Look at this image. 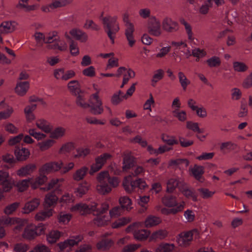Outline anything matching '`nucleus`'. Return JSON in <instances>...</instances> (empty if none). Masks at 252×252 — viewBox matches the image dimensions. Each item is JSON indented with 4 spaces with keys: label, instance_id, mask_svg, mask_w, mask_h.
<instances>
[{
    "label": "nucleus",
    "instance_id": "9d476101",
    "mask_svg": "<svg viewBox=\"0 0 252 252\" xmlns=\"http://www.w3.org/2000/svg\"><path fill=\"white\" fill-rule=\"evenodd\" d=\"M63 161L61 160L58 161H51L45 163L39 169V172L49 174L59 171L63 166Z\"/></svg>",
    "mask_w": 252,
    "mask_h": 252
},
{
    "label": "nucleus",
    "instance_id": "680f3d73",
    "mask_svg": "<svg viewBox=\"0 0 252 252\" xmlns=\"http://www.w3.org/2000/svg\"><path fill=\"white\" fill-rule=\"evenodd\" d=\"M58 200V197L53 193H48L45 197L44 203L48 207L54 206Z\"/></svg>",
    "mask_w": 252,
    "mask_h": 252
},
{
    "label": "nucleus",
    "instance_id": "aec40b11",
    "mask_svg": "<svg viewBox=\"0 0 252 252\" xmlns=\"http://www.w3.org/2000/svg\"><path fill=\"white\" fill-rule=\"evenodd\" d=\"M69 34L75 39L81 43H86L88 40V34L79 29H73L69 31Z\"/></svg>",
    "mask_w": 252,
    "mask_h": 252
},
{
    "label": "nucleus",
    "instance_id": "f704fd0d",
    "mask_svg": "<svg viewBox=\"0 0 252 252\" xmlns=\"http://www.w3.org/2000/svg\"><path fill=\"white\" fill-rule=\"evenodd\" d=\"M161 222V219L157 216L154 215L148 216L144 221L145 227H152L158 225Z\"/></svg>",
    "mask_w": 252,
    "mask_h": 252
},
{
    "label": "nucleus",
    "instance_id": "2eb2a0df",
    "mask_svg": "<svg viewBox=\"0 0 252 252\" xmlns=\"http://www.w3.org/2000/svg\"><path fill=\"white\" fill-rule=\"evenodd\" d=\"M50 3L48 4L42 6L41 10L45 13H49L55 9L64 7V3H62L63 0H47Z\"/></svg>",
    "mask_w": 252,
    "mask_h": 252
},
{
    "label": "nucleus",
    "instance_id": "e2e57ef3",
    "mask_svg": "<svg viewBox=\"0 0 252 252\" xmlns=\"http://www.w3.org/2000/svg\"><path fill=\"white\" fill-rule=\"evenodd\" d=\"M75 148L74 144L72 142L66 143L62 145L59 150V153L61 155H64L70 153Z\"/></svg>",
    "mask_w": 252,
    "mask_h": 252
},
{
    "label": "nucleus",
    "instance_id": "0eeeda50",
    "mask_svg": "<svg viewBox=\"0 0 252 252\" xmlns=\"http://www.w3.org/2000/svg\"><path fill=\"white\" fill-rule=\"evenodd\" d=\"M96 203H92L90 205L85 203H79L72 205L69 209V211L73 213H79L81 215L90 214L96 210Z\"/></svg>",
    "mask_w": 252,
    "mask_h": 252
},
{
    "label": "nucleus",
    "instance_id": "f3484780",
    "mask_svg": "<svg viewBox=\"0 0 252 252\" xmlns=\"http://www.w3.org/2000/svg\"><path fill=\"white\" fill-rule=\"evenodd\" d=\"M36 166L35 164L30 163L21 167L17 170V175L20 177H25L32 175L36 170Z\"/></svg>",
    "mask_w": 252,
    "mask_h": 252
},
{
    "label": "nucleus",
    "instance_id": "ea45409f",
    "mask_svg": "<svg viewBox=\"0 0 252 252\" xmlns=\"http://www.w3.org/2000/svg\"><path fill=\"white\" fill-rule=\"evenodd\" d=\"M189 163V161L186 158L171 159L169 161L168 165L171 167H183L184 165L187 167Z\"/></svg>",
    "mask_w": 252,
    "mask_h": 252
},
{
    "label": "nucleus",
    "instance_id": "1a4fd4ad",
    "mask_svg": "<svg viewBox=\"0 0 252 252\" xmlns=\"http://www.w3.org/2000/svg\"><path fill=\"white\" fill-rule=\"evenodd\" d=\"M0 185L2 186L5 192H10L14 186V181L10 177L7 171L0 170Z\"/></svg>",
    "mask_w": 252,
    "mask_h": 252
},
{
    "label": "nucleus",
    "instance_id": "dca6fc26",
    "mask_svg": "<svg viewBox=\"0 0 252 252\" xmlns=\"http://www.w3.org/2000/svg\"><path fill=\"white\" fill-rule=\"evenodd\" d=\"M162 204L169 208L177 207L178 205L183 203V209L185 208V203L184 201L178 202L176 197L173 195H166L163 197L161 199Z\"/></svg>",
    "mask_w": 252,
    "mask_h": 252
},
{
    "label": "nucleus",
    "instance_id": "412c9836",
    "mask_svg": "<svg viewBox=\"0 0 252 252\" xmlns=\"http://www.w3.org/2000/svg\"><path fill=\"white\" fill-rule=\"evenodd\" d=\"M90 188V184L85 181L79 184L78 187L74 189V193L76 196L80 198L87 194Z\"/></svg>",
    "mask_w": 252,
    "mask_h": 252
},
{
    "label": "nucleus",
    "instance_id": "f8f14e48",
    "mask_svg": "<svg viewBox=\"0 0 252 252\" xmlns=\"http://www.w3.org/2000/svg\"><path fill=\"white\" fill-rule=\"evenodd\" d=\"M162 26L163 29L168 32H175L179 29L177 22L169 17H166L162 20Z\"/></svg>",
    "mask_w": 252,
    "mask_h": 252
},
{
    "label": "nucleus",
    "instance_id": "7c9ffc66",
    "mask_svg": "<svg viewBox=\"0 0 252 252\" xmlns=\"http://www.w3.org/2000/svg\"><path fill=\"white\" fill-rule=\"evenodd\" d=\"M39 175L37 176L34 181L32 180L31 186L32 189H35L40 186L44 185L48 180V177L45 173L39 172Z\"/></svg>",
    "mask_w": 252,
    "mask_h": 252
},
{
    "label": "nucleus",
    "instance_id": "a211bd4d",
    "mask_svg": "<svg viewBox=\"0 0 252 252\" xmlns=\"http://www.w3.org/2000/svg\"><path fill=\"white\" fill-rule=\"evenodd\" d=\"M22 236L28 241L34 239L36 237V233L34 224L32 223L27 224L23 231Z\"/></svg>",
    "mask_w": 252,
    "mask_h": 252
},
{
    "label": "nucleus",
    "instance_id": "5701e85b",
    "mask_svg": "<svg viewBox=\"0 0 252 252\" xmlns=\"http://www.w3.org/2000/svg\"><path fill=\"white\" fill-rule=\"evenodd\" d=\"M123 186L127 193H132L136 188L135 180H132L131 175L126 176L123 181Z\"/></svg>",
    "mask_w": 252,
    "mask_h": 252
},
{
    "label": "nucleus",
    "instance_id": "6e6d98bb",
    "mask_svg": "<svg viewBox=\"0 0 252 252\" xmlns=\"http://www.w3.org/2000/svg\"><path fill=\"white\" fill-rule=\"evenodd\" d=\"M206 62L207 65L210 68L218 67L221 65L220 58L216 56H213L208 59Z\"/></svg>",
    "mask_w": 252,
    "mask_h": 252
},
{
    "label": "nucleus",
    "instance_id": "864d4df0",
    "mask_svg": "<svg viewBox=\"0 0 252 252\" xmlns=\"http://www.w3.org/2000/svg\"><path fill=\"white\" fill-rule=\"evenodd\" d=\"M59 36V33L57 31H53L48 32L45 34V43L48 44V45L51 43L54 44Z\"/></svg>",
    "mask_w": 252,
    "mask_h": 252
},
{
    "label": "nucleus",
    "instance_id": "c9c22d12",
    "mask_svg": "<svg viewBox=\"0 0 252 252\" xmlns=\"http://www.w3.org/2000/svg\"><path fill=\"white\" fill-rule=\"evenodd\" d=\"M53 210L49 209L47 210H41L37 212L35 216L34 219L37 221H44L50 218L53 216Z\"/></svg>",
    "mask_w": 252,
    "mask_h": 252
},
{
    "label": "nucleus",
    "instance_id": "393cba45",
    "mask_svg": "<svg viewBox=\"0 0 252 252\" xmlns=\"http://www.w3.org/2000/svg\"><path fill=\"white\" fill-rule=\"evenodd\" d=\"M30 88V83L28 81L18 82L14 89L15 93L19 96H23Z\"/></svg>",
    "mask_w": 252,
    "mask_h": 252
},
{
    "label": "nucleus",
    "instance_id": "052dcab7",
    "mask_svg": "<svg viewBox=\"0 0 252 252\" xmlns=\"http://www.w3.org/2000/svg\"><path fill=\"white\" fill-rule=\"evenodd\" d=\"M71 218V214L63 212H60L57 217L59 222L63 224H67Z\"/></svg>",
    "mask_w": 252,
    "mask_h": 252
},
{
    "label": "nucleus",
    "instance_id": "4468645a",
    "mask_svg": "<svg viewBox=\"0 0 252 252\" xmlns=\"http://www.w3.org/2000/svg\"><path fill=\"white\" fill-rule=\"evenodd\" d=\"M35 121L36 127L45 134L49 133L53 129L51 124L44 118H39Z\"/></svg>",
    "mask_w": 252,
    "mask_h": 252
},
{
    "label": "nucleus",
    "instance_id": "5fc2aeb1",
    "mask_svg": "<svg viewBox=\"0 0 252 252\" xmlns=\"http://www.w3.org/2000/svg\"><path fill=\"white\" fill-rule=\"evenodd\" d=\"M183 210V203L178 205L177 207H174L171 209L166 208H162L160 209V212L163 214L168 215L169 214H176L179 212H181Z\"/></svg>",
    "mask_w": 252,
    "mask_h": 252
},
{
    "label": "nucleus",
    "instance_id": "7ed1b4c3",
    "mask_svg": "<svg viewBox=\"0 0 252 252\" xmlns=\"http://www.w3.org/2000/svg\"><path fill=\"white\" fill-rule=\"evenodd\" d=\"M143 223L141 222H136L129 225L126 229L127 233L133 232L135 239L137 240H144L150 235V231L145 229L138 230L142 226Z\"/></svg>",
    "mask_w": 252,
    "mask_h": 252
},
{
    "label": "nucleus",
    "instance_id": "338daca9",
    "mask_svg": "<svg viewBox=\"0 0 252 252\" xmlns=\"http://www.w3.org/2000/svg\"><path fill=\"white\" fill-rule=\"evenodd\" d=\"M76 96V103L78 106L83 109H87L88 108H89L90 104L86 101V99L83 94H79Z\"/></svg>",
    "mask_w": 252,
    "mask_h": 252
},
{
    "label": "nucleus",
    "instance_id": "473e14b6",
    "mask_svg": "<svg viewBox=\"0 0 252 252\" xmlns=\"http://www.w3.org/2000/svg\"><path fill=\"white\" fill-rule=\"evenodd\" d=\"M204 168L203 166L194 165L193 167L189 168V171L194 178L200 182L202 181V176L204 172Z\"/></svg>",
    "mask_w": 252,
    "mask_h": 252
},
{
    "label": "nucleus",
    "instance_id": "0e129e2a",
    "mask_svg": "<svg viewBox=\"0 0 252 252\" xmlns=\"http://www.w3.org/2000/svg\"><path fill=\"white\" fill-rule=\"evenodd\" d=\"M197 191L199 194L200 196L204 199H207L212 197L215 193V191H211L208 189L204 188L198 189Z\"/></svg>",
    "mask_w": 252,
    "mask_h": 252
},
{
    "label": "nucleus",
    "instance_id": "72a5a7b5",
    "mask_svg": "<svg viewBox=\"0 0 252 252\" xmlns=\"http://www.w3.org/2000/svg\"><path fill=\"white\" fill-rule=\"evenodd\" d=\"M132 219L129 217H124L116 220L111 223V227L113 229L120 228L129 223Z\"/></svg>",
    "mask_w": 252,
    "mask_h": 252
},
{
    "label": "nucleus",
    "instance_id": "cd10ccee",
    "mask_svg": "<svg viewBox=\"0 0 252 252\" xmlns=\"http://www.w3.org/2000/svg\"><path fill=\"white\" fill-rule=\"evenodd\" d=\"M135 162L134 158L129 155H125L123 158L122 170L127 172L135 165Z\"/></svg>",
    "mask_w": 252,
    "mask_h": 252
},
{
    "label": "nucleus",
    "instance_id": "603ef678",
    "mask_svg": "<svg viewBox=\"0 0 252 252\" xmlns=\"http://www.w3.org/2000/svg\"><path fill=\"white\" fill-rule=\"evenodd\" d=\"M119 203L121 205V208L123 209L129 210L132 208V201L127 196H122L119 198Z\"/></svg>",
    "mask_w": 252,
    "mask_h": 252
},
{
    "label": "nucleus",
    "instance_id": "9b49d317",
    "mask_svg": "<svg viewBox=\"0 0 252 252\" xmlns=\"http://www.w3.org/2000/svg\"><path fill=\"white\" fill-rule=\"evenodd\" d=\"M37 105L35 104L27 105L23 109V113L26 122L31 123L36 120V116L34 113L36 110Z\"/></svg>",
    "mask_w": 252,
    "mask_h": 252
},
{
    "label": "nucleus",
    "instance_id": "49530a36",
    "mask_svg": "<svg viewBox=\"0 0 252 252\" xmlns=\"http://www.w3.org/2000/svg\"><path fill=\"white\" fill-rule=\"evenodd\" d=\"M232 66L234 71L236 72H245L249 69L248 66L245 63L240 61L233 62Z\"/></svg>",
    "mask_w": 252,
    "mask_h": 252
},
{
    "label": "nucleus",
    "instance_id": "20e7f679",
    "mask_svg": "<svg viewBox=\"0 0 252 252\" xmlns=\"http://www.w3.org/2000/svg\"><path fill=\"white\" fill-rule=\"evenodd\" d=\"M147 29L148 33L154 36L159 37L162 33L160 21L155 16H151L149 19Z\"/></svg>",
    "mask_w": 252,
    "mask_h": 252
},
{
    "label": "nucleus",
    "instance_id": "6ab92c4d",
    "mask_svg": "<svg viewBox=\"0 0 252 252\" xmlns=\"http://www.w3.org/2000/svg\"><path fill=\"white\" fill-rule=\"evenodd\" d=\"M40 204V200L37 198H34L30 201L26 202L23 208V213L24 214H29L36 210Z\"/></svg>",
    "mask_w": 252,
    "mask_h": 252
},
{
    "label": "nucleus",
    "instance_id": "ddd939ff",
    "mask_svg": "<svg viewBox=\"0 0 252 252\" xmlns=\"http://www.w3.org/2000/svg\"><path fill=\"white\" fill-rule=\"evenodd\" d=\"M18 24L12 21L2 22L0 25V34H6L13 32L17 28Z\"/></svg>",
    "mask_w": 252,
    "mask_h": 252
},
{
    "label": "nucleus",
    "instance_id": "6e6552de",
    "mask_svg": "<svg viewBox=\"0 0 252 252\" xmlns=\"http://www.w3.org/2000/svg\"><path fill=\"white\" fill-rule=\"evenodd\" d=\"M28 132L29 135L23 134V141L24 143L28 144H32L34 143V140L32 138L33 137L37 141H41L46 138L47 135L46 134L41 132L37 131L35 128H32L29 129Z\"/></svg>",
    "mask_w": 252,
    "mask_h": 252
},
{
    "label": "nucleus",
    "instance_id": "b1692460",
    "mask_svg": "<svg viewBox=\"0 0 252 252\" xmlns=\"http://www.w3.org/2000/svg\"><path fill=\"white\" fill-rule=\"evenodd\" d=\"M47 47L49 49L57 50L61 52H64L67 49V44L59 36L54 44L48 45Z\"/></svg>",
    "mask_w": 252,
    "mask_h": 252
},
{
    "label": "nucleus",
    "instance_id": "4c0bfd02",
    "mask_svg": "<svg viewBox=\"0 0 252 252\" xmlns=\"http://www.w3.org/2000/svg\"><path fill=\"white\" fill-rule=\"evenodd\" d=\"M97 217L94 219V223L97 226H104L108 225L111 222L109 216L107 215H96Z\"/></svg>",
    "mask_w": 252,
    "mask_h": 252
},
{
    "label": "nucleus",
    "instance_id": "f03ea898",
    "mask_svg": "<svg viewBox=\"0 0 252 252\" xmlns=\"http://www.w3.org/2000/svg\"><path fill=\"white\" fill-rule=\"evenodd\" d=\"M199 238V232L197 229L181 233L177 238V242L180 246L186 247L189 246L193 240V237Z\"/></svg>",
    "mask_w": 252,
    "mask_h": 252
},
{
    "label": "nucleus",
    "instance_id": "79ce46f5",
    "mask_svg": "<svg viewBox=\"0 0 252 252\" xmlns=\"http://www.w3.org/2000/svg\"><path fill=\"white\" fill-rule=\"evenodd\" d=\"M96 191L100 194L106 195L109 193L111 190V187L106 183H98L96 186Z\"/></svg>",
    "mask_w": 252,
    "mask_h": 252
},
{
    "label": "nucleus",
    "instance_id": "423d86ee",
    "mask_svg": "<svg viewBox=\"0 0 252 252\" xmlns=\"http://www.w3.org/2000/svg\"><path fill=\"white\" fill-rule=\"evenodd\" d=\"M111 158L112 155L109 153H103L97 157L95 158L94 162L90 167L89 174L91 175H93L95 173L98 171L107 161L111 159Z\"/></svg>",
    "mask_w": 252,
    "mask_h": 252
},
{
    "label": "nucleus",
    "instance_id": "09e8293b",
    "mask_svg": "<svg viewBox=\"0 0 252 252\" xmlns=\"http://www.w3.org/2000/svg\"><path fill=\"white\" fill-rule=\"evenodd\" d=\"M174 248L173 244L162 243L156 248L155 252H172Z\"/></svg>",
    "mask_w": 252,
    "mask_h": 252
},
{
    "label": "nucleus",
    "instance_id": "13d9d810",
    "mask_svg": "<svg viewBox=\"0 0 252 252\" xmlns=\"http://www.w3.org/2000/svg\"><path fill=\"white\" fill-rule=\"evenodd\" d=\"M124 100L125 98H123V93L120 90L114 93L111 98L112 104L115 105H118Z\"/></svg>",
    "mask_w": 252,
    "mask_h": 252
},
{
    "label": "nucleus",
    "instance_id": "bf43d9fd",
    "mask_svg": "<svg viewBox=\"0 0 252 252\" xmlns=\"http://www.w3.org/2000/svg\"><path fill=\"white\" fill-rule=\"evenodd\" d=\"M178 180L174 178L169 179L166 182V191L171 193L175 189L178 185Z\"/></svg>",
    "mask_w": 252,
    "mask_h": 252
},
{
    "label": "nucleus",
    "instance_id": "39448f33",
    "mask_svg": "<svg viewBox=\"0 0 252 252\" xmlns=\"http://www.w3.org/2000/svg\"><path fill=\"white\" fill-rule=\"evenodd\" d=\"M90 111L94 115H100L103 113L102 101L98 95V92L92 94L89 98Z\"/></svg>",
    "mask_w": 252,
    "mask_h": 252
},
{
    "label": "nucleus",
    "instance_id": "69168bd1",
    "mask_svg": "<svg viewBox=\"0 0 252 252\" xmlns=\"http://www.w3.org/2000/svg\"><path fill=\"white\" fill-rule=\"evenodd\" d=\"M76 153L73 154L74 158H85L90 154L91 150L88 148H80L76 150Z\"/></svg>",
    "mask_w": 252,
    "mask_h": 252
},
{
    "label": "nucleus",
    "instance_id": "a18cd8bd",
    "mask_svg": "<svg viewBox=\"0 0 252 252\" xmlns=\"http://www.w3.org/2000/svg\"><path fill=\"white\" fill-rule=\"evenodd\" d=\"M28 1L29 0H19L16 7L26 12L34 10L37 8V6L36 5H28Z\"/></svg>",
    "mask_w": 252,
    "mask_h": 252
},
{
    "label": "nucleus",
    "instance_id": "e433bc0d",
    "mask_svg": "<svg viewBox=\"0 0 252 252\" xmlns=\"http://www.w3.org/2000/svg\"><path fill=\"white\" fill-rule=\"evenodd\" d=\"M89 168L86 166H83L81 168L78 169L73 174V179L75 181H80L82 180L88 172Z\"/></svg>",
    "mask_w": 252,
    "mask_h": 252
},
{
    "label": "nucleus",
    "instance_id": "f257e3e1",
    "mask_svg": "<svg viewBox=\"0 0 252 252\" xmlns=\"http://www.w3.org/2000/svg\"><path fill=\"white\" fill-rule=\"evenodd\" d=\"M118 16L117 15H107L100 17L102 22L105 32L112 44L114 43V40L116 37V33L120 30V25L118 22Z\"/></svg>",
    "mask_w": 252,
    "mask_h": 252
},
{
    "label": "nucleus",
    "instance_id": "a878e982",
    "mask_svg": "<svg viewBox=\"0 0 252 252\" xmlns=\"http://www.w3.org/2000/svg\"><path fill=\"white\" fill-rule=\"evenodd\" d=\"M44 140L39 141L37 144L36 146L41 152H44L51 148L55 144L56 141L53 139L49 138L44 139Z\"/></svg>",
    "mask_w": 252,
    "mask_h": 252
},
{
    "label": "nucleus",
    "instance_id": "4d7b16f0",
    "mask_svg": "<svg viewBox=\"0 0 252 252\" xmlns=\"http://www.w3.org/2000/svg\"><path fill=\"white\" fill-rule=\"evenodd\" d=\"M172 114L175 118L181 122H185L188 119L187 112L183 110L172 111Z\"/></svg>",
    "mask_w": 252,
    "mask_h": 252
},
{
    "label": "nucleus",
    "instance_id": "bb28decb",
    "mask_svg": "<svg viewBox=\"0 0 252 252\" xmlns=\"http://www.w3.org/2000/svg\"><path fill=\"white\" fill-rule=\"evenodd\" d=\"M63 233L58 230H52L46 236V239L49 244H54L59 240Z\"/></svg>",
    "mask_w": 252,
    "mask_h": 252
},
{
    "label": "nucleus",
    "instance_id": "8fccbe9b",
    "mask_svg": "<svg viewBox=\"0 0 252 252\" xmlns=\"http://www.w3.org/2000/svg\"><path fill=\"white\" fill-rule=\"evenodd\" d=\"M180 189L182 193L187 198H190L194 201H197V195L193 189H190L187 186L181 188Z\"/></svg>",
    "mask_w": 252,
    "mask_h": 252
},
{
    "label": "nucleus",
    "instance_id": "c85d7f7f",
    "mask_svg": "<svg viewBox=\"0 0 252 252\" xmlns=\"http://www.w3.org/2000/svg\"><path fill=\"white\" fill-rule=\"evenodd\" d=\"M67 87L70 93L74 95L83 93V91L81 89L80 84L77 80L69 81Z\"/></svg>",
    "mask_w": 252,
    "mask_h": 252
},
{
    "label": "nucleus",
    "instance_id": "2f4dec72",
    "mask_svg": "<svg viewBox=\"0 0 252 252\" xmlns=\"http://www.w3.org/2000/svg\"><path fill=\"white\" fill-rule=\"evenodd\" d=\"M15 156L18 161H25L30 156V151L26 148H17L15 150Z\"/></svg>",
    "mask_w": 252,
    "mask_h": 252
},
{
    "label": "nucleus",
    "instance_id": "4be33fe9",
    "mask_svg": "<svg viewBox=\"0 0 252 252\" xmlns=\"http://www.w3.org/2000/svg\"><path fill=\"white\" fill-rule=\"evenodd\" d=\"M66 133V129L65 127L58 126L51 130L49 132V137L56 141L64 137Z\"/></svg>",
    "mask_w": 252,
    "mask_h": 252
},
{
    "label": "nucleus",
    "instance_id": "58836bf2",
    "mask_svg": "<svg viewBox=\"0 0 252 252\" xmlns=\"http://www.w3.org/2000/svg\"><path fill=\"white\" fill-rule=\"evenodd\" d=\"M150 199V196L148 195L139 196V198L137 199V203L141 206V208L139 210V213H143L147 211L148 209V203Z\"/></svg>",
    "mask_w": 252,
    "mask_h": 252
},
{
    "label": "nucleus",
    "instance_id": "c756f323",
    "mask_svg": "<svg viewBox=\"0 0 252 252\" xmlns=\"http://www.w3.org/2000/svg\"><path fill=\"white\" fill-rule=\"evenodd\" d=\"M126 29L125 31V34L128 41V45L130 47H132L135 43V40L134 39L133 33L134 32V25H130L125 26Z\"/></svg>",
    "mask_w": 252,
    "mask_h": 252
},
{
    "label": "nucleus",
    "instance_id": "c03bdc74",
    "mask_svg": "<svg viewBox=\"0 0 252 252\" xmlns=\"http://www.w3.org/2000/svg\"><path fill=\"white\" fill-rule=\"evenodd\" d=\"M168 235V232L164 229H159L154 232L150 236V241H157L162 240L165 238Z\"/></svg>",
    "mask_w": 252,
    "mask_h": 252
},
{
    "label": "nucleus",
    "instance_id": "3c124183",
    "mask_svg": "<svg viewBox=\"0 0 252 252\" xmlns=\"http://www.w3.org/2000/svg\"><path fill=\"white\" fill-rule=\"evenodd\" d=\"M179 81L183 90H186L188 86L190 84V81L188 79L183 72L179 71L178 73Z\"/></svg>",
    "mask_w": 252,
    "mask_h": 252
},
{
    "label": "nucleus",
    "instance_id": "774afa93",
    "mask_svg": "<svg viewBox=\"0 0 252 252\" xmlns=\"http://www.w3.org/2000/svg\"><path fill=\"white\" fill-rule=\"evenodd\" d=\"M30 246L23 242L16 243L13 246V251L15 252H28Z\"/></svg>",
    "mask_w": 252,
    "mask_h": 252
},
{
    "label": "nucleus",
    "instance_id": "de8ad7c7",
    "mask_svg": "<svg viewBox=\"0 0 252 252\" xmlns=\"http://www.w3.org/2000/svg\"><path fill=\"white\" fill-rule=\"evenodd\" d=\"M180 22L181 24L184 26L188 39L191 42L193 41L195 38L192 31V28L190 24H189L184 19H181Z\"/></svg>",
    "mask_w": 252,
    "mask_h": 252
},
{
    "label": "nucleus",
    "instance_id": "a19ab883",
    "mask_svg": "<svg viewBox=\"0 0 252 252\" xmlns=\"http://www.w3.org/2000/svg\"><path fill=\"white\" fill-rule=\"evenodd\" d=\"M113 244L114 242L111 239H103L97 243L96 248L100 251H106L109 250Z\"/></svg>",
    "mask_w": 252,
    "mask_h": 252
},
{
    "label": "nucleus",
    "instance_id": "37998d69",
    "mask_svg": "<svg viewBox=\"0 0 252 252\" xmlns=\"http://www.w3.org/2000/svg\"><path fill=\"white\" fill-rule=\"evenodd\" d=\"M32 180V178H28L19 181L14 186L17 188V190L19 192H23L26 190L29 185H31V183Z\"/></svg>",
    "mask_w": 252,
    "mask_h": 252
}]
</instances>
